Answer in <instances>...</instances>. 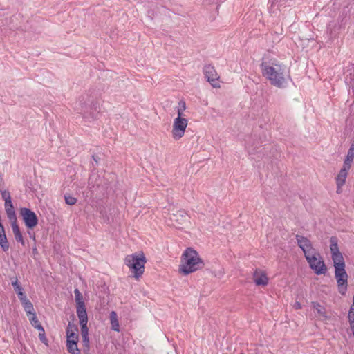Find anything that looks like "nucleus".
<instances>
[{
    "mask_svg": "<svg viewBox=\"0 0 354 354\" xmlns=\"http://www.w3.org/2000/svg\"><path fill=\"white\" fill-rule=\"evenodd\" d=\"M263 76L268 79L272 85L278 88H284L287 84L286 66L276 59L263 60L261 64Z\"/></svg>",
    "mask_w": 354,
    "mask_h": 354,
    "instance_id": "1",
    "label": "nucleus"
},
{
    "mask_svg": "<svg viewBox=\"0 0 354 354\" xmlns=\"http://www.w3.org/2000/svg\"><path fill=\"white\" fill-rule=\"evenodd\" d=\"M203 266L204 262L195 250L187 248L183 252L179 268L180 272L189 274L201 269Z\"/></svg>",
    "mask_w": 354,
    "mask_h": 354,
    "instance_id": "2",
    "label": "nucleus"
},
{
    "mask_svg": "<svg viewBox=\"0 0 354 354\" xmlns=\"http://www.w3.org/2000/svg\"><path fill=\"white\" fill-rule=\"evenodd\" d=\"M124 262L133 273V277L136 279H139V277L143 274L145 264L146 263V259L143 252L127 255L125 257Z\"/></svg>",
    "mask_w": 354,
    "mask_h": 354,
    "instance_id": "3",
    "label": "nucleus"
},
{
    "mask_svg": "<svg viewBox=\"0 0 354 354\" xmlns=\"http://www.w3.org/2000/svg\"><path fill=\"white\" fill-rule=\"evenodd\" d=\"M335 277L337 280L338 291L344 295L347 290L348 274L345 270V262L342 261L334 263Z\"/></svg>",
    "mask_w": 354,
    "mask_h": 354,
    "instance_id": "4",
    "label": "nucleus"
},
{
    "mask_svg": "<svg viewBox=\"0 0 354 354\" xmlns=\"http://www.w3.org/2000/svg\"><path fill=\"white\" fill-rule=\"evenodd\" d=\"M310 268L317 274H325L327 271L326 266L318 251L305 257Z\"/></svg>",
    "mask_w": 354,
    "mask_h": 354,
    "instance_id": "5",
    "label": "nucleus"
},
{
    "mask_svg": "<svg viewBox=\"0 0 354 354\" xmlns=\"http://www.w3.org/2000/svg\"><path fill=\"white\" fill-rule=\"evenodd\" d=\"M20 214L28 229H32L38 224V217L36 214L27 207H22L20 209Z\"/></svg>",
    "mask_w": 354,
    "mask_h": 354,
    "instance_id": "6",
    "label": "nucleus"
},
{
    "mask_svg": "<svg viewBox=\"0 0 354 354\" xmlns=\"http://www.w3.org/2000/svg\"><path fill=\"white\" fill-rule=\"evenodd\" d=\"M188 121L182 117H177L174 119L173 124L172 135L174 139L178 140L185 133Z\"/></svg>",
    "mask_w": 354,
    "mask_h": 354,
    "instance_id": "7",
    "label": "nucleus"
},
{
    "mask_svg": "<svg viewBox=\"0 0 354 354\" xmlns=\"http://www.w3.org/2000/svg\"><path fill=\"white\" fill-rule=\"evenodd\" d=\"M295 239L298 246L303 251L305 257L317 251L313 248L311 241L307 237L297 234Z\"/></svg>",
    "mask_w": 354,
    "mask_h": 354,
    "instance_id": "8",
    "label": "nucleus"
},
{
    "mask_svg": "<svg viewBox=\"0 0 354 354\" xmlns=\"http://www.w3.org/2000/svg\"><path fill=\"white\" fill-rule=\"evenodd\" d=\"M203 73L205 75V77L207 79V82H209L211 85L214 88L220 87L219 83L218 80L219 79V76L217 74L215 68L211 65H206L203 68Z\"/></svg>",
    "mask_w": 354,
    "mask_h": 354,
    "instance_id": "9",
    "label": "nucleus"
},
{
    "mask_svg": "<svg viewBox=\"0 0 354 354\" xmlns=\"http://www.w3.org/2000/svg\"><path fill=\"white\" fill-rule=\"evenodd\" d=\"M330 249L332 254L333 263L344 261L342 253L339 252L337 239L334 236L330 238Z\"/></svg>",
    "mask_w": 354,
    "mask_h": 354,
    "instance_id": "10",
    "label": "nucleus"
},
{
    "mask_svg": "<svg viewBox=\"0 0 354 354\" xmlns=\"http://www.w3.org/2000/svg\"><path fill=\"white\" fill-rule=\"evenodd\" d=\"M351 169L350 167H346L343 165V167L339 171L337 178H336V183H337V192L340 193L342 187L345 184L346 177L348 176V172Z\"/></svg>",
    "mask_w": 354,
    "mask_h": 354,
    "instance_id": "11",
    "label": "nucleus"
},
{
    "mask_svg": "<svg viewBox=\"0 0 354 354\" xmlns=\"http://www.w3.org/2000/svg\"><path fill=\"white\" fill-rule=\"evenodd\" d=\"M253 281L257 286H266L268 283V278L266 274L260 270H256L254 272Z\"/></svg>",
    "mask_w": 354,
    "mask_h": 354,
    "instance_id": "12",
    "label": "nucleus"
},
{
    "mask_svg": "<svg viewBox=\"0 0 354 354\" xmlns=\"http://www.w3.org/2000/svg\"><path fill=\"white\" fill-rule=\"evenodd\" d=\"M311 305L312 307L316 310V316L318 317L319 319L322 321H326L330 319V316L328 315L326 309L324 306L316 301H313Z\"/></svg>",
    "mask_w": 354,
    "mask_h": 354,
    "instance_id": "13",
    "label": "nucleus"
},
{
    "mask_svg": "<svg viewBox=\"0 0 354 354\" xmlns=\"http://www.w3.org/2000/svg\"><path fill=\"white\" fill-rule=\"evenodd\" d=\"M11 284L13 286L14 290L17 294L20 301L27 298L26 294L24 292V289L20 285L17 277L12 281Z\"/></svg>",
    "mask_w": 354,
    "mask_h": 354,
    "instance_id": "14",
    "label": "nucleus"
},
{
    "mask_svg": "<svg viewBox=\"0 0 354 354\" xmlns=\"http://www.w3.org/2000/svg\"><path fill=\"white\" fill-rule=\"evenodd\" d=\"M5 210L10 221L17 220L12 199L5 201Z\"/></svg>",
    "mask_w": 354,
    "mask_h": 354,
    "instance_id": "15",
    "label": "nucleus"
},
{
    "mask_svg": "<svg viewBox=\"0 0 354 354\" xmlns=\"http://www.w3.org/2000/svg\"><path fill=\"white\" fill-rule=\"evenodd\" d=\"M12 222L11 226L13 231V234L15 235V238L17 242L21 243L22 245H24V240L23 236L20 232L19 227L17 223V220L10 221Z\"/></svg>",
    "mask_w": 354,
    "mask_h": 354,
    "instance_id": "16",
    "label": "nucleus"
},
{
    "mask_svg": "<svg viewBox=\"0 0 354 354\" xmlns=\"http://www.w3.org/2000/svg\"><path fill=\"white\" fill-rule=\"evenodd\" d=\"M77 331V326L69 323L66 328V337L67 340L75 339L78 341V335L76 333Z\"/></svg>",
    "mask_w": 354,
    "mask_h": 354,
    "instance_id": "17",
    "label": "nucleus"
},
{
    "mask_svg": "<svg viewBox=\"0 0 354 354\" xmlns=\"http://www.w3.org/2000/svg\"><path fill=\"white\" fill-rule=\"evenodd\" d=\"M77 315L80 320V324H87L88 316L85 305L77 306Z\"/></svg>",
    "mask_w": 354,
    "mask_h": 354,
    "instance_id": "18",
    "label": "nucleus"
},
{
    "mask_svg": "<svg viewBox=\"0 0 354 354\" xmlns=\"http://www.w3.org/2000/svg\"><path fill=\"white\" fill-rule=\"evenodd\" d=\"M21 303L28 317L35 314L33 305L28 298L21 301Z\"/></svg>",
    "mask_w": 354,
    "mask_h": 354,
    "instance_id": "19",
    "label": "nucleus"
},
{
    "mask_svg": "<svg viewBox=\"0 0 354 354\" xmlns=\"http://www.w3.org/2000/svg\"><path fill=\"white\" fill-rule=\"evenodd\" d=\"M110 322L111 325V329L119 332L120 331V325L118 320V315L117 313L115 311H111L110 313Z\"/></svg>",
    "mask_w": 354,
    "mask_h": 354,
    "instance_id": "20",
    "label": "nucleus"
},
{
    "mask_svg": "<svg viewBox=\"0 0 354 354\" xmlns=\"http://www.w3.org/2000/svg\"><path fill=\"white\" fill-rule=\"evenodd\" d=\"M67 349L71 354H80V351L77 347V341L75 339L67 340Z\"/></svg>",
    "mask_w": 354,
    "mask_h": 354,
    "instance_id": "21",
    "label": "nucleus"
},
{
    "mask_svg": "<svg viewBox=\"0 0 354 354\" xmlns=\"http://www.w3.org/2000/svg\"><path fill=\"white\" fill-rule=\"evenodd\" d=\"M80 325L81 326V335L82 337V341L85 345L88 346L89 343V339L87 324H80Z\"/></svg>",
    "mask_w": 354,
    "mask_h": 354,
    "instance_id": "22",
    "label": "nucleus"
},
{
    "mask_svg": "<svg viewBox=\"0 0 354 354\" xmlns=\"http://www.w3.org/2000/svg\"><path fill=\"white\" fill-rule=\"evenodd\" d=\"M348 317L350 324V327L354 336V295L353 297V304L351 306Z\"/></svg>",
    "mask_w": 354,
    "mask_h": 354,
    "instance_id": "23",
    "label": "nucleus"
},
{
    "mask_svg": "<svg viewBox=\"0 0 354 354\" xmlns=\"http://www.w3.org/2000/svg\"><path fill=\"white\" fill-rule=\"evenodd\" d=\"M0 247L4 252L9 250L10 245L6 234L0 236Z\"/></svg>",
    "mask_w": 354,
    "mask_h": 354,
    "instance_id": "24",
    "label": "nucleus"
},
{
    "mask_svg": "<svg viewBox=\"0 0 354 354\" xmlns=\"http://www.w3.org/2000/svg\"><path fill=\"white\" fill-rule=\"evenodd\" d=\"M74 293H75V302H76L77 306L85 305L84 301L83 300L82 295L80 293V292L79 291V290L77 288L75 289Z\"/></svg>",
    "mask_w": 354,
    "mask_h": 354,
    "instance_id": "25",
    "label": "nucleus"
},
{
    "mask_svg": "<svg viewBox=\"0 0 354 354\" xmlns=\"http://www.w3.org/2000/svg\"><path fill=\"white\" fill-rule=\"evenodd\" d=\"M353 159H354V151L348 150L347 155L345 158L344 165H346V167L348 166V167H351V164H352Z\"/></svg>",
    "mask_w": 354,
    "mask_h": 354,
    "instance_id": "26",
    "label": "nucleus"
},
{
    "mask_svg": "<svg viewBox=\"0 0 354 354\" xmlns=\"http://www.w3.org/2000/svg\"><path fill=\"white\" fill-rule=\"evenodd\" d=\"M32 326L37 328V327L39 326H41V324L39 323L37 317V315H36V313L32 315H30L29 317H28Z\"/></svg>",
    "mask_w": 354,
    "mask_h": 354,
    "instance_id": "27",
    "label": "nucleus"
},
{
    "mask_svg": "<svg viewBox=\"0 0 354 354\" xmlns=\"http://www.w3.org/2000/svg\"><path fill=\"white\" fill-rule=\"evenodd\" d=\"M37 330L39 331V338L41 341V342L46 344L47 339L45 336V330L42 326H39L37 327Z\"/></svg>",
    "mask_w": 354,
    "mask_h": 354,
    "instance_id": "28",
    "label": "nucleus"
},
{
    "mask_svg": "<svg viewBox=\"0 0 354 354\" xmlns=\"http://www.w3.org/2000/svg\"><path fill=\"white\" fill-rule=\"evenodd\" d=\"M64 199H65L66 203L68 205H75L77 202L76 198H75L71 195H68V194L64 195Z\"/></svg>",
    "mask_w": 354,
    "mask_h": 354,
    "instance_id": "29",
    "label": "nucleus"
},
{
    "mask_svg": "<svg viewBox=\"0 0 354 354\" xmlns=\"http://www.w3.org/2000/svg\"><path fill=\"white\" fill-rule=\"evenodd\" d=\"M185 102L184 101H180L178 103V107L177 110L178 117H182L183 112L185 110Z\"/></svg>",
    "mask_w": 354,
    "mask_h": 354,
    "instance_id": "30",
    "label": "nucleus"
},
{
    "mask_svg": "<svg viewBox=\"0 0 354 354\" xmlns=\"http://www.w3.org/2000/svg\"><path fill=\"white\" fill-rule=\"evenodd\" d=\"M2 198L5 201L11 199L10 192L6 189H0Z\"/></svg>",
    "mask_w": 354,
    "mask_h": 354,
    "instance_id": "31",
    "label": "nucleus"
},
{
    "mask_svg": "<svg viewBox=\"0 0 354 354\" xmlns=\"http://www.w3.org/2000/svg\"><path fill=\"white\" fill-rule=\"evenodd\" d=\"M246 149L249 153L250 155L254 154L256 153L255 148H253L252 145H250L249 143H247L246 145Z\"/></svg>",
    "mask_w": 354,
    "mask_h": 354,
    "instance_id": "32",
    "label": "nucleus"
},
{
    "mask_svg": "<svg viewBox=\"0 0 354 354\" xmlns=\"http://www.w3.org/2000/svg\"><path fill=\"white\" fill-rule=\"evenodd\" d=\"M78 106H80V107H79V106H77V105H75V106L74 107V108H75V109L78 113H82V112L84 111H83V108H84V106H82V102H79Z\"/></svg>",
    "mask_w": 354,
    "mask_h": 354,
    "instance_id": "33",
    "label": "nucleus"
},
{
    "mask_svg": "<svg viewBox=\"0 0 354 354\" xmlns=\"http://www.w3.org/2000/svg\"><path fill=\"white\" fill-rule=\"evenodd\" d=\"M294 307L295 309H301L302 308L301 304L298 301L295 303Z\"/></svg>",
    "mask_w": 354,
    "mask_h": 354,
    "instance_id": "34",
    "label": "nucleus"
},
{
    "mask_svg": "<svg viewBox=\"0 0 354 354\" xmlns=\"http://www.w3.org/2000/svg\"><path fill=\"white\" fill-rule=\"evenodd\" d=\"M348 150L354 151V140L351 142Z\"/></svg>",
    "mask_w": 354,
    "mask_h": 354,
    "instance_id": "35",
    "label": "nucleus"
}]
</instances>
